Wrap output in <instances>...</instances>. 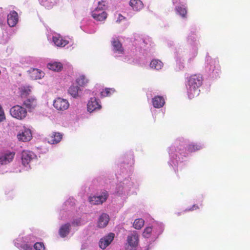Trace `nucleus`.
<instances>
[{"instance_id":"f257e3e1","label":"nucleus","mask_w":250,"mask_h":250,"mask_svg":"<svg viewBox=\"0 0 250 250\" xmlns=\"http://www.w3.org/2000/svg\"><path fill=\"white\" fill-rule=\"evenodd\" d=\"M203 78L200 74L191 75L188 80L189 87L188 94L189 99H192L199 94V87L203 83Z\"/></svg>"},{"instance_id":"f03ea898","label":"nucleus","mask_w":250,"mask_h":250,"mask_svg":"<svg viewBox=\"0 0 250 250\" xmlns=\"http://www.w3.org/2000/svg\"><path fill=\"white\" fill-rule=\"evenodd\" d=\"M10 113L13 118L22 120L26 117L27 112L26 109L22 106L16 105L10 108Z\"/></svg>"},{"instance_id":"7ed1b4c3","label":"nucleus","mask_w":250,"mask_h":250,"mask_svg":"<svg viewBox=\"0 0 250 250\" xmlns=\"http://www.w3.org/2000/svg\"><path fill=\"white\" fill-rule=\"evenodd\" d=\"M102 2H98V6L92 12L91 16L93 19L97 21H104L106 18L107 14L104 11H103L102 8L100 7V5L102 4Z\"/></svg>"},{"instance_id":"20e7f679","label":"nucleus","mask_w":250,"mask_h":250,"mask_svg":"<svg viewBox=\"0 0 250 250\" xmlns=\"http://www.w3.org/2000/svg\"><path fill=\"white\" fill-rule=\"evenodd\" d=\"M108 197L107 191L103 192L101 195L93 196L89 198V202L93 205H100L105 202Z\"/></svg>"},{"instance_id":"39448f33","label":"nucleus","mask_w":250,"mask_h":250,"mask_svg":"<svg viewBox=\"0 0 250 250\" xmlns=\"http://www.w3.org/2000/svg\"><path fill=\"white\" fill-rule=\"evenodd\" d=\"M53 105L57 110L63 111L69 107V104L67 100L59 97L54 100Z\"/></svg>"},{"instance_id":"423d86ee","label":"nucleus","mask_w":250,"mask_h":250,"mask_svg":"<svg viewBox=\"0 0 250 250\" xmlns=\"http://www.w3.org/2000/svg\"><path fill=\"white\" fill-rule=\"evenodd\" d=\"M35 158V154L32 151L23 150L21 153V162L24 166H28Z\"/></svg>"},{"instance_id":"0eeeda50","label":"nucleus","mask_w":250,"mask_h":250,"mask_svg":"<svg viewBox=\"0 0 250 250\" xmlns=\"http://www.w3.org/2000/svg\"><path fill=\"white\" fill-rule=\"evenodd\" d=\"M17 138L19 141L22 142H28L32 138V134L30 129L24 128L17 135Z\"/></svg>"},{"instance_id":"6e6552de","label":"nucleus","mask_w":250,"mask_h":250,"mask_svg":"<svg viewBox=\"0 0 250 250\" xmlns=\"http://www.w3.org/2000/svg\"><path fill=\"white\" fill-rule=\"evenodd\" d=\"M114 236V233H110L107 235L102 238L99 241V247L103 250L105 249L113 240Z\"/></svg>"},{"instance_id":"1a4fd4ad","label":"nucleus","mask_w":250,"mask_h":250,"mask_svg":"<svg viewBox=\"0 0 250 250\" xmlns=\"http://www.w3.org/2000/svg\"><path fill=\"white\" fill-rule=\"evenodd\" d=\"M102 106L99 104L98 100L95 97L91 98L87 104V110L92 112L97 109H100Z\"/></svg>"},{"instance_id":"9d476101","label":"nucleus","mask_w":250,"mask_h":250,"mask_svg":"<svg viewBox=\"0 0 250 250\" xmlns=\"http://www.w3.org/2000/svg\"><path fill=\"white\" fill-rule=\"evenodd\" d=\"M128 245L131 247H136L139 242V236L136 231H133L130 235H128L127 239Z\"/></svg>"},{"instance_id":"9b49d317","label":"nucleus","mask_w":250,"mask_h":250,"mask_svg":"<svg viewBox=\"0 0 250 250\" xmlns=\"http://www.w3.org/2000/svg\"><path fill=\"white\" fill-rule=\"evenodd\" d=\"M18 21V13L13 11L7 15V23L10 27L15 26Z\"/></svg>"},{"instance_id":"f8f14e48","label":"nucleus","mask_w":250,"mask_h":250,"mask_svg":"<svg viewBox=\"0 0 250 250\" xmlns=\"http://www.w3.org/2000/svg\"><path fill=\"white\" fill-rule=\"evenodd\" d=\"M15 152H7L0 157V164L6 165L11 162L15 156Z\"/></svg>"},{"instance_id":"ddd939ff","label":"nucleus","mask_w":250,"mask_h":250,"mask_svg":"<svg viewBox=\"0 0 250 250\" xmlns=\"http://www.w3.org/2000/svg\"><path fill=\"white\" fill-rule=\"evenodd\" d=\"M62 138V135L61 133L54 132L48 136V142L51 144H56L60 142Z\"/></svg>"},{"instance_id":"4468645a","label":"nucleus","mask_w":250,"mask_h":250,"mask_svg":"<svg viewBox=\"0 0 250 250\" xmlns=\"http://www.w3.org/2000/svg\"><path fill=\"white\" fill-rule=\"evenodd\" d=\"M23 105L29 110L34 109L37 105V101L34 98H29L24 101Z\"/></svg>"},{"instance_id":"2eb2a0df","label":"nucleus","mask_w":250,"mask_h":250,"mask_svg":"<svg viewBox=\"0 0 250 250\" xmlns=\"http://www.w3.org/2000/svg\"><path fill=\"white\" fill-rule=\"evenodd\" d=\"M152 102L153 106L157 108L163 107L165 104L164 98L160 96L154 97L152 100Z\"/></svg>"},{"instance_id":"dca6fc26","label":"nucleus","mask_w":250,"mask_h":250,"mask_svg":"<svg viewBox=\"0 0 250 250\" xmlns=\"http://www.w3.org/2000/svg\"><path fill=\"white\" fill-rule=\"evenodd\" d=\"M71 225L69 223H66L62 225L60 228L59 233L61 237H65L70 232Z\"/></svg>"},{"instance_id":"f3484780","label":"nucleus","mask_w":250,"mask_h":250,"mask_svg":"<svg viewBox=\"0 0 250 250\" xmlns=\"http://www.w3.org/2000/svg\"><path fill=\"white\" fill-rule=\"evenodd\" d=\"M53 41L56 45L59 47H64L68 43V41L64 40L62 37L60 36H57L53 37Z\"/></svg>"},{"instance_id":"a211bd4d","label":"nucleus","mask_w":250,"mask_h":250,"mask_svg":"<svg viewBox=\"0 0 250 250\" xmlns=\"http://www.w3.org/2000/svg\"><path fill=\"white\" fill-rule=\"evenodd\" d=\"M47 68L54 71L59 72L62 70V64L60 62H53L47 64Z\"/></svg>"},{"instance_id":"6ab92c4d","label":"nucleus","mask_w":250,"mask_h":250,"mask_svg":"<svg viewBox=\"0 0 250 250\" xmlns=\"http://www.w3.org/2000/svg\"><path fill=\"white\" fill-rule=\"evenodd\" d=\"M30 77L33 79H41L44 77V73L43 71L36 68H33L30 70Z\"/></svg>"},{"instance_id":"aec40b11","label":"nucleus","mask_w":250,"mask_h":250,"mask_svg":"<svg viewBox=\"0 0 250 250\" xmlns=\"http://www.w3.org/2000/svg\"><path fill=\"white\" fill-rule=\"evenodd\" d=\"M112 45L113 47L114 52L121 54L124 53V49L122 46V43L118 40L114 39L112 41Z\"/></svg>"},{"instance_id":"412c9836","label":"nucleus","mask_w":250,"mask_h":250,"mask_svg":"<svg viewBox=\"0 0 250 250\" xmlns=\"http://www.w3.org/2000/svg\"><path fill=\"white\" fill-rule=\"evenodd\" d=\"M129 5L134 10L136 11L141 10L144 7V4L140 0H130Z\"/></svg>"},{"instance_id":"4be33fe9","label":"nucleus","mask_w":250,"mask_h":250,"mask_svg":"<svg viewBox=\"0 0 250 250\" xmlns=\"http://www.w3.org/2000/svg\"><path fill=\"white\" fill-rule=\"evenodd\" d=\"M109 220V216L106 213H103L99 219L98 227L101 228L105 227L107 225Z\"/></svg>"},{"instance_id":"5701e85b","label":"nucleus","mask_w":250,"mask_h":250,"mask_svg":"<svg viewBox=\"0 0 250 250\" xmlns=\"http://www.w3.org/2000/svg\"><path fill=\"white\" fill-rule=\"evenodd\" d=\"M150 66L153 69L158 70L162 68L163 63L159 60L154 59L150 62Z\"/></svg>"},{"instance_id":"b1692460","label":"nucleus","mask_w":250,"mask_h":250,"mask_svg":"<svg viewBox=\"0 0 250 250\" xmlns=\"http://www.w3.org/2000/svg\"><path fill=\"white\" fill-rule=\"evenodd\" d=\"M80 88L77 85H71L69 89L68 93L74 98H77L79 97V91Z\"/></svg>"},{"instance_id":"393cba45","label":"nucleus","mask_w":250,"mask_h":250,"mask_svg":"<svg viewBox=\"0 0 250 250\" xmlns=\"http://www.w3.org/2000/svg\"><path fill=\"white\" fill-rule=\"evenodd\" d=\"M175 10L177 13L180 15L182 18H186L187 10L185 7L182 6H178L176 7Z\"/></svg>"},{"instance_id":"a878e982","label":"nucleus","mask_w":250,"mask_h":250,"mask_svg":"<svg viewBox=\"0 0 250 250\" xmlns=\"http://www.w3.org/2000/svg\"><path fill=\"white\" fill-rule=\"evenodd\" d=\"M77 83L80 86H85L88 82V80L86 79L84 75H81L76 79Z\"/></svg>"},{"instance_id":"bb28decb","label":"nucleus","mask_w":250,"mask_h":250,"mask_svg":"<svg viewBox=\"0 0 250 250\" xmlns=\"http://www.w3.org/2000/svg\"><path fill=\"white\" fill-rule=\"evenodd\" d=\"M144 225V221L143 219H135L133 223V227L137 229H141Z\"/></svg>"},{"instance_id":"cd10ccee","label":"nucleus","mask_w":250,"mask_h":250,"mask_svg":"<svg viewBox=\"0 0 250 250\" xmlns=\"http://www.w3.org/2000/svg\"><path fill=\"white\" fill-rule=\"evenodd\" d=\"M202 148L201 146L192 144L188 146L187 150L188 152L191 153L200 150Z\"/></svg>"},{"instance_id":"c85d7f7f","label":"nucleus","mask_w":250,"mask_h":250,"mask_svg":"<svg viewBox=\"0 0 250 250\" xmlns=\"http://www.w3.org/2000/svg\"><path fill=\"white\" fill-rule=\"evenodd\" d=\"M114 90L112 88H105L104 90L101 92V95L103 97L109 96L111 93L114 92Z\"/></svg>"},{"instance_id":"c756f323","label":"nucleus","mask_w":250,"mask_h":250,"mask_svg":"<svg viewBox=\"0 0 250 250\" xmlns=\"http://www.w3.org/2000/svg\"><path fill=\"white\" fill-rule=\"evenodd\" d=\"M152 229L151 227H146L143 233V236L145 238H148L152 232Z\"/></svg>"},{"instance_id":"7c9ffc66","label":"nucleus","mask_w":250,"mask_h":250,"mask_svg":"<svg viewBox=\"0 0 250 250\" xmlns=\"http://www.w3.org/2000/svg\"><path fill=\"white\" fill-rule=\"evenodd\" d=\"M34 248L36 250H45V247L43 243L37 242L34 245Z\"/></svg>"},{"instance_id":"2f4dec72","label":"nucleus","mask_w":250,"mask_h":250,"mask_svg":"<svg viewBox=\"0 0 250 250\" xmlns=\"http://www.w3.org/2000/svg\"><path fill=\"white\" fill-rule=\"evenodd\" d=\"M21 248L22 250H32V247L28 244H23L21 245Z\"/></svg>"},{"instance_id":"473e14b6","label":"nucleus","mask_w":250,"mask_h":250,"mask_svg":"<svg viewBox=\"0 0 250 250\" xmlns=\"http://www.w3.org/2000/svg\"><path fill=\"white\" fill-rule=\"evenodd\" d=\"M72 224L74 226H79L82 225L81 224V218H77L74 219L73 221L72 222Z\"/></svg>"},{"instance_id":"72a5a7b5","label":"nucleus","mask_w":250,"mask_h":250,"mask_svg":"<svg viewBox=\"0 0 250 250\" xmlns=\"http://www.w3.org/2000/svg\"><path fill=\"white\" fill-rule=\"evenodd\" d=\"M199 207L197 205H194L192 207V208H190L186 209V211H192V210H193L194 209H199Z\"/></svg>"},{"instance_id":"f704fd0d","label":"nucleus","mask_w":250,"mask_h":250,"mask_svg":"<svg viewBox=\"0 0 250 250\" xmlns=\"http://www.w3.org/2000/svg\"><path fill=\"white\" fill-rule=\"evenodd\" d=\"M101 2H102V4L100 5V8H102L103 11H104V10L106 8V5L104 4L105 1H101Z\"/></svg>"},{"instance_id":"c9c22d12","label":"nucleus","mask_w":250,"mask_h":250,"mask_svg":"<svg viewBox=\"0 0 250 250\" xmlns=\"http://www.w3.org/2000/svg\"><path fill=\"white\" fill-rule=\"evenodd\" d=\"M41 2L43 3L45 2H52V0H40ZM55 0H53V1H54Z\"/></svg>"},{"instance_id":"e433bc0d","label":"nucleus","mask_w":250,"mask_h":250,"mask_svg":"<svg viewBox=\"0 0 250 250\" xmlns=\"http://www.w3.org/2000/svg\"><path fill=\"white\" fill-rule=\"evenodd\" d=\"M122 19H125V18L121 14L119 15V19L117 20V21H120L122 20Z\"/></svg>"},{"instance_id":"4c0bfd02","label":"nucleus","mask_w":250,"mask_h":250,"mask_svg":"<svg viewBox=\"0 0 250 250\" xmlns=\"http://www.w3.org/2000/svg\"><path fill=\"white\" fill-rule=\"evenodd\" d=\"M213 62L214 63H215V62H217V61H215V60L213 61Z\"/></svg>"}]
</instances>
